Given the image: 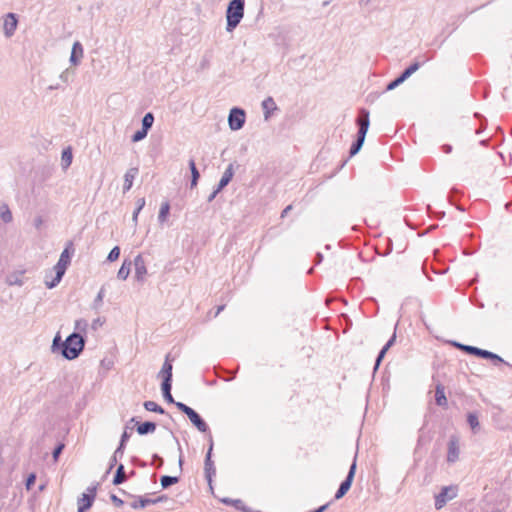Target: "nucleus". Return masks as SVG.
<instances>
[{
  "label": "nucleus",
  "mask_w": 512,
  "mask_h": 512,
  "mask_svg": "<svg viewBox=\"0 0 512 512\" xmlns=\"http://www.w3.org/2000/svg\"><path fill=\"white\" fill-rule=\"evenodd\" d=\"M105 322L104 318L98 317L92 321L91 328L96 331L99 327H101Z\"/></svg>",
  "instance_id": "nucleus-47"
},
{
  "label": "nucleus",
  "mask_w": 512,
  "mask_h": 512,
  "mask_svg": "<svg viewBox=\"0 0 512 512\" xmlns=\"http://www.w3.org/2000/svg\"><path fill=\"white\" fill-rule=\"evenodd\" d=\"M83 56V47L79 42H75L72 47L70 62L74 65H77L80 61V58Z\"/></svg>",
  "instance_id": "nucleus-16"
},
{
  "label": "nucleus",
  "mask_w": 512,
  "mask_h": 512,
  "mask_svg": "<svg viewBox=\"0 0 512 512\" xmlns=\"http://www.w3.org/2000/svg\"><path fill=\"white\" fill-rule=\"evenodd\" d=\"M467 422L473 431H475L479 427V420L475 413L468 414Z\"/></svg>",
  "instance_id": "nucleus-35"
},
{
  "label": "nucleus",
  "mask_w": 512,
  "mask_h": 512,
  "mask_svg": "<svg viewBox=\"0 0 512 512\" xmlns=\"http://www.w3.org/2000/svg\"><path fill=\"white\" fill-rule=\"evenodd\" d=\"M292 210V205H288L284 208V210L281 213V218H284L287 216V214Z\"/></svg>",
  "instance_id": "nucleus-58"
},
{
  "label": "nucleus",
  "mask_w": 512,
  "mask_h": 512,
  "mask_svg": "<svg viewBox=\"0 0 512 512\" xmlns=\"http://www.w3.org/2000/svg\"><path fill=\"white\" fill-rule=\"evenodd\" d=\"M323 260V255L321 253H317L316 254V257H315V264L318 265L322 262Z\"/></svg>",
  "instance_id": "nucleus-60"
},
{
  "label": "nucleus",
  "mask_w": 512,
  "mask_h": 512,
  "mask_svg": "<svg viewBox=\"0 0 512 512\" xmlns=\"http://www.w3.org/2000/svg\"><path fill=\"white\" fill-rule=\"evenodd\" d=\"M171 389H172V383H162L161 384V390H162L164 399L168 403L174 404L176 406L177 402L174 400V398L171 394Z\"/></svg>",
  "instance_id": "nucleus-21"
},
{
  "label": "nucleus",
  "mask_w": 512,
  "mask_h": 512,
  "mask_svg": "<svg viewBox=\"0 0 512 512\" xmlns=\"http://www.w3.org/2000/svg\"><path fill=\"white\" fill-rule=\"evenodd\" d=\"M170 433H171V435L173 436V438L175 439L176 443L178 444V450H179V452H180V456H179V461H178V463H179V466L181 467V466H182V464H183L182 449H181V446H180V444H179L178 439L174 436L173 432H172V431H170Z\"/></svg>",
  "instance_id": "nucleus-53"
},
{
  "label": "nucleus",
  "mask_w": 512,
  "mask_h": 512,
  "mask_svg": "<svg viewBox=\"0 0 512 512\" xmlns=\"http://www.w3.org/2000/svg\"><path fill=\"white\" fill-rule=\"evenodd\" d=\"M62 341L59 335H56L53 339L52 350L55 351L58 348L62 349Z\"/></svg>",
  "instance_id": "nucleus-48"
},
{
  "label": "nucleus",
  "mask_w": 512,
  "mask_h": 512,
  "mask_svg": "<svg viewBox=\"0 0 512 512\" xmlns=\"http://www.w3.org/2000/svg\"><path fill=\"white\" fill-rule=\"evenodd\" d=\"M176 407L183 412L192 424L202 433H206L209 430L207 423L203 420V418L191 407L188 405L178 402L176 403Z\"/></svg>",
  "instance_id": "nucleus-5"
},
{
  "label": "nucleus",
  "mask_w": 512,
  "mask_h": 512,
  "mask_svg": "<svg viewBox=\"0 0 512 512\" xmlns=\"http://www.w3.org/2000/svg\"><path fill=\"white\" fill-rule=\"evenodd\" d=\"M447 493H448V488L444 487L442 489V491L439 493V495L436 496V499H435V507H436V509L442 508L443 505L446 503Z\"/></svg>",
  "instance_id": "nucleus-28"
},
{
  "label": "nucleus",
  "mask_w": 512,
  "mask_h": 512,
  "mask_svg": "<svg viewBox=\"0 0 512 512\" xmlns=\"http://www.w3.org/2000/svg\"><path fill=\"white\" fill-rule=\"evenodd\" d=\"M460 447L459 438L456 435H452L448 442L447 461L454 463L459 459Z\"/></svg>",
  "instance_id": "nucleus-9"
},
{
  "label": "nucleus",
  "mask_w": 512,
  "mask_h": 512,
  "mask_svg": "<svg viewBox=\"0 0 512 512\" xmlns=\"http://www.w3.org/2000/svg\"><path fill=\"white\" fill-rule=\"evenodd\" d=\"M262 108L264 110L265 118L267 119L270 115L271 110L276 109V104L273 98L268 97L262 102Z\"/></svg>",
  "instance_id": "nucleus-26"
},
{
  "label": "nucleus",
  "mask_w": 512,
  "mask_h": 512,
  "mask_svg": "<svg viewBox=\"0 0 512 512\" xmlns=\"http://www.w3.org/2000/svg\"><path fill=\"white\" fill-rule=\"evenodd\" d=\"M421 64L419 62L412 63L409 67H407L401 74V79L404 80L408 79L413 73H415L419 68Z\"/></svg>",
  "instance_id": "nucleus-29"
},
{
  "label": "nucleus",
  "mask_w": 512,
  "mask_h": 512,
  "mask_svg": "<svg viewBox=\"0 0 512 512\" xmlns=\"http://www.w3.org/2000/svg\"><path fill=\"white\" fill-rule=\"evenodd\" d=\"M97 486H90L87 488V492L83 493L78 499V512H86L90 509L94 503L96 497Z\"/></svg>",
  "instance_id": "nucleus-7"
},
{
  "label": "nucleus",
  "mask_w": 512,
  "mask_h": 512,
  "mask_svg": "<svg viewBox=\"0 0 512 512\" xmlns=\"http://www.w3.org/2000/svg\"><path fill=\"white\" fill-rule=\"evenodd\" d=\"M179 477L164 475L160 478V483L163 489H166L176 483H178Z\"/></svg>",
  "instance_id": "nucleus-27"
},
{
  "label": "nucleus",
  "mask_w": 512,
  "mask_h": 512,
  "mask_svg": "<svg viewBox=\"0 0 512 512\" xmlns=\"http://www.w3.org/2000/svg\"><path fill=\"white\" fill-rule=\"evenodd\" d=\"M387 353V350L385 348L382 347V349L380 350L377 358H376V361H375V365H374V370H377L380 363L382 362L383 358L385 357V354Z\"/></svg>",
  "instance_id": "nucleus-46"
},
{
  "label": "nucleus",
  "mask_w": 512,
  "mask_h": 512,
  "mask_svg": "<svg viewBox=\"0 0 512 512\" xmlns=\"http://www.w3.org/2000/svg\"><path fill=\"white\" fill-rule=\"evenodd\" d=\"M85 345L84 338L80 333L74 332L70 334L62 343L61 354L68 360H73L79 356Z\"/></svg>",
  "instance_id": "nucleus-3"
},
{
  "label": "nucleus",
  "mask_w": 512,
  "mask_h": 512,
  "mask_svg": "<svg viewBox=\"0 0 512 512\" xmlns=\"http://www.w3.org/2000/svg\"><path fill=\"white\" fill-rule=\"evenodd\" d=\"M469 350L471 351V355H475L483 359H485L486 355H488V350H484L475 346H473L472 349Z\"/></svg>",
  "instance_id": "nucleus-41"
},
{
  "label": "nucleus",
  "mask_w": 512,
  "mask_h": 512,
  "mask_svg": "<svg viewBox=\"0 0 512 512\" xmlns=\"http://www.w3.org/2000/svg\"><path fill=\"white\" fill-rule=\"evenodd\" d=\"M126 480H127V475L125 473L124 465L119 464L116 469L112 483L114 485H120V484L124 483Z\"/></svg>",
  "instance_id": "nucleus-20"
},
{
  "label": "nucleus",
  "mask_w": 512,
  "mask_h": 512,
  "mask_svg": "<svg viewBox=\"0 0 512 512\" xmlns=\"http://www.w3.org/2000/svg\"><path fill=\"white\" fill-rule=\"evenodd\" d=\"M172 370L173 366L170 360V354H168L158 374V376L162 378V383H172Z\"/></svg>",
  "instance_id": "nucleus-13"
},
{
  "label": "nucleus",
  "mask_w": 512,
  "mask_h": 512,
  "mask_svg": "<svg viewBox=\"0 0 512 512\" xmlns=\"http://www.w3.org/2000/svg\"><path fill=\"white\" fill-rule=\"evenodd\" d=\"M234 175V166L233 164H229L227 168L225 169L218 185H217V191H222L232 180Z\"/></svg>",
  "instance_id": "nucleus-14"
},
{
  "label": "nucleus",
  "mask_w": 512,
  "mask_h": 512,
  "mask_svg": "<svg viewBox=\"0 0 512 512\" xmlns=\"http://www.w3.org/2000/svg\"><path fill=\"white\" fill-rule=\"evenodd\" d=\"M154 123V115L151 112H148L142 118V128L145 130H150Z\"/></svg>",
  "instance_id": "nucleus-33"
},
{
  "label": "nucleus",
  "mask_w": 512,
  "mask_h": 512,
  "mask_svg": "<svg viewBox=\"0 0 512 512\" xmlns=\"http://www.w3.org/2000/svg\"><path fill=\"white\" fill-rule=\"evenodd\" d=\"M1 219L3 220V222L5 223H9L12 221L13 217H12V213L11 211L9 210V208L7 206H4L1 210Z\"/></svg>",
  "instance_id": "nucleus-36"
},
{
  "label": "nucleus",
  "mask_w": 512,
  "mask_h": 512,
  "mask_svg": "<svg viewBox=\"0 0 512 512\" xmlns=\"http://www.w3.org/2000/svg\"><path fill=\"white\" fill-rule=\"evenodd\" d=\"M73 155L71 148L68 147L62 151L61 162L64 169L68 168L72 163Z\"/></svg>",
  "instance_id": "nucleus-25"
},
{
  "label": "nucleus",
  "mask_w": 512,
  "mask_h": 512,
  "mask_svg": "<svg viewBox=\"0 0 512 512\" xmlns=\"http://www.w3.org/2000/svg\"><path fill=\"white\" fill-rule=\"evenodd\" d=\"M153 463H157V466L161 467L164 463V460L158 454H154L153 455Z\"/></svg>",
  "instance_id": "nucleus-54"
},
{
  "label": "nucleus",
  "mask_w": 512,
  "mask_h": 512,
  "mask_svg": "<svg viewBox=\"0 0 512 512\" xmlns=\"http://www.w3.org/2000/svg\"><path fill=\"white\" fill-rule=\"evenodd\" d=\"M204 472L205 477L211 486L212 483V477L216 474V469L214 466V462L212 461V455H211V447L208 448V451L206 453L205 461H204Z\"/></svg>",
  "instance_id": "nucleus-10"
},
{
  "label": "nucleus",
  "mask_w": 512,
  "mask_h": 512,
  "mask_svg": "<svg viewBox=\"0 0 512 512\" xmlns=\"http://www.w3.org/2000/svg\"><path fill=\"white\" fill-rule=\"evenodd\" d=\"M355 471H356V457L354 458V460H353V462H352V464H351V466L349 468V471H348V474H347L346 478L342 481V483L340 484L338 490L335 493V499L336 500H339L342 497H344V495L351 488V485H352V482H353V479H354V476H355Z\"/></svg>",
  "instance_id": "nucleus-6"
},
{
  "label": "nucleus",
  "mask_w": 512,
  "mask_h": 512,
  "mask_svg": "<svg viewBox=\"0 0 512 512\" xmlns=\"http://www.w3.org/2000/svg\"><path fill=\"white\" fill-rule=\"evenodd\" d=\"M143 406L147 411L150 412H156L159 414L165 413L164 409L154 401H145Z\"/></svg>",
  "instance_id": "nucleus-30"
},
{
  "label": "nucleus",
  "mask_w": 512,
  "mask_h": 512,
  "mask_svg": "<svg viewBox=\"0 0 512 512\" xmlns=\"http://www.w3.org/2000/svg\"><path fill=\"white\" fill-rule=\"evenodd\" d=\"M110 499L117 507H121L124 504L123 500L118 498L115 494H111Z\"/></svg>",
  "instance_id": "nucleus-51"
},
{
  "label": "nucleus",
  "mask_w": 512,
  "mask_h": 512,
  "mask_svg": "<svg viewBox=\"0 0 512 512\" xmlns=\"http://www.w3.org/2000/svg\"><path fill=\"white\" fill-rule=\"evenodd\" d=\"M119 458H121L120 454H116V451H115L113 456L110 459L109 468H108L107 472H110L112 470V468L116 465Z\"/></svg>",
  "instance_id": "nucleus-49"
},
{
  "label": "nucleus",
  "mask_w": 512,
  "mask_h": 512,
  "mask_svg": "<svg viewBox=\"0 0 512 512\" xmlns=\"http://www.w3.org/2000/svg\"><path fill=\"white\" fill-rule=\"evenodd\" d=\"M18 20L14 13H8L4 20L3 29L6 37H11L17 28Z\"/></svg>",
  "instance_id": "nucleus-12"
},
{
  "label": "nucleus",
  "mask_w": 512,
  "mask_h": 512,
  "mask_svg": "<svg viewBox=\"0 0 512 512\" xmlns=\"http://www.w3.org/2000/svg\"><path fill=\"white\" fill-rule=\"evenodd\" d=\"M157 503H158V500H152L151 498H145V497L139 496L136 501L131 503V507L133 509H142L148 505L157 504Z\"/></svg>",
  "instance_id": "nucleus-17"
},
{
  "label": "nucleus",
  "mask_w": 512,
  "mask_h": 512,
  "mask_svg": "<svg viewBox=\"0 0 512 512\" xmlns=\"http://www.w3.org/2000/svg\"><path fill=\"white\" fill-rule=\"evenodd\" d=\"M9 283H10L11 285H14V284H15V285H19V286H21V285H22V281H21V280H18V279H15L14 281H13V280H10V281H9Z\"/></svg>",
  "instance_id": "nucleus-62"
},
{
  "label": "nucleus",
  "mask_w": 512,
  "mask_h": 512,
  "mask_svg": "<svg viewBox=\"0 0 512 512\" xmlns=\"http://www.w3.org/2000/svg\"><path fill=\"white\" fill-rule=\"evenodd\" d=\"M88 327V322L85 319H78L75 321V330L80 332H85Z\"/></svg>",
  "instance_id": "nucleus-40"
},
{
  "label": "nucleus",
  "mask_w": 512,
  "mask_h": 512,
  "mask_svg": "<svg viewBox=\"0 0 512 512\" xmlns=\"http://www.w3.org/2000/svg\"><path fill=\"white\" fill-rule=\"evenodd\" d=\"M451 344L454 347H456V348H458V349H460V350H462V351H464V352H466L468 354H471V351L469 349H472L473 346L465 345V344H462V343H459V342H456V341H452Z\"/></svg>",
  "instance_id": "nucleus-43"
},
{
  "label": "nucleus",
  "mask_w": 512,
  "mask_h": 512,
  "mask_svg": "<svg viewBox=\"0 0 512 512\" xmlns=\"http://www.w3.org/2000/svg\"><path fill=\"white\" fill-rule=\"evenodd\" d=\"M156 429V424L151 421H146L137 426V433L139 435H147L149 433H153Z\"/></svg>",
  "instance_id": "nucleus-18"
},
{
  "label": "nucleus",
  "mask_w": 512,
  "mask_h": 512,
  "mask_svg": "<svg viewBox=\"0 0 512 512\" xmlns=\"http://www.w3.org/2000/svg\"><path fill=\"white\" fill-rule=\"evenodd\" d=\"M74 251L73 243L71 241L68 242L65 249L62 251L58 262L53 267L55 277L49 280L48 274L45 276V285L47 288L52 289L60 283L71 262V257L74 254Z\"/></svg>",
  "instance_id": "nucleus-1"
},
{
  "label": "nucleus",
  "mask_w": 512,
  "mask_h": 512,
  "mask_svg": "<svg viewBox=\"0 0 512 512\" xmlns=\"http://www.w3.org/2000/svg\"><path fill=\"white\" fill-rule=\"evenodd\" d=\"M138 168L136 167H132V168H129L125 175H124V185H123V192H127L131 189L132 185H133V181L134 179L136 178V176L138 175Z\"/></svg>",
  "instance_id": "nucleus-15"
},
{
  "label": "nucleus",
  "mask_w": 512,
  "mask_h": 512,
  "mask_svg": "<svg viewBox=\"0 0 512 512\" xmlns=\"http://www.w3.org/2000/svg\"><path fill=\"white\" fill-rule=\"evenodd\" d=\"M356 122L359 129L357 133V139L352 143L350 147V156L356 155L364 144L365 137L370 125L369 111L365 108H361L359 110V115L357 117Z\"/></svg>",
  "instance_id": "nucleus-2"
},
{
  "label": "nucleus",
  "mask_w": 512,
  "mask_h": 512,
  "mask_svg": "<svg viewBox=\"0 0 512 512\" xmlns=\"http://www.w3.org/2000/svg\"><path fill=\"white\" fill-rule=\"evenodd\" d=\"M69 74H70L69 70H68V69H66L65 71H63V72L60 74V79H61L63 82L67 83V82L69 81Z\"/></svg>",
  "instance_id": "nucleus-55"
},
{
  "label": "nucleus",
  "mask_w": 512,
  "mask_h": 512,
  "mask_svg": "<svg viewBox=\"0 0 512 512\" xmlns=\"http://www.w3.org/2000/svg\"><path fill=\"white\" fill-rule=\"evenodd\" d=\"M387 353V350L385 348L382 347V349L380 350L377 358H376V361H375V365H374V370H377L380 363L382 362L383 358L385 357V354Z\"/></svg>",
  "instance_id": "nucleus-45"
},
{
  "label": "nucleus",
  "mask_w": 512,
  "mask_h": 512,
  "mask_svg": "<svg viewBox=\"0 0 512 512\" xmlns=\"http://www.w3.org/2000/svg\"><path fill=\"white\" fill-rule=\"evenodd\" d=\"M35 480H36V476L35 474H30L27 479H26V488L29 490L31 489V487L33 486V484L35 483Z\"/></svg>",
  "instance_id": "nucleus-50"
},
{
  "label": "nucleus",
  "mask_w": 512,
  "mask_h": 512,
  "mask_svg": "<svg viewBox=\"0 0 512 512\" xmlns=\"http://www.w3.org/2000/svg\"><path fill=\"white\" fill-rule=\"evenodd\" d=\"M396 340V333H394L391 338L387 341V343L383 346L387 351L392 347Z\"/></svg>",
  "instance_id": "nucleus-52"
},
{
  "label": "nucleus",
  "mask_w": 512,
  "mask_h": 512,
  "mask_svg": "<svg viewBox=\"0 0 512 512\" xmlns=\"http://www.w3.org/2000/svg\"><path fill=\"white\" fill-rule=\"evenodd\" d=\"M224 309V305H221L217 308V311L215 313V317L219 315V313Z\"/></svg>",
  "instance_id": "nucleus-63"
},
{
  "label": "nucleus",
  "mask_w": 512,
  "mask_h": 512,
  "mask_svg": "<svg viewBox=\"0 0 512 512\" xmlns=\"http://www.w3.org/2000/svg\"><path fill=\"white\" fill-rule=\"evenodd\" d=\"M135 278L139 282H143L147 274L146 263L141 254L137 255L134 259Z\"/></svg>",
  "instance_id": "nucleus-11"
},
{
  "label": "nucleus",
  "mask_w": 512,
  "mask_h": 512,
  "mask_svg": "<svg viewBox=\"0 0 512 512\" xmlns=\"http://www.w3.org/2000/svg\"><path fill=\"white\" fill-rule=\"evenodd\" d=\"M485 359L492 360L495 365L500 364V363H504V364L509 365L507 362L504 361L503 358H501L499 355H497V354H495V353H493L491 351H488V355H486Z\"/></svg>",
  "instance_id": "nucleus-38"
},
{
  "label": "nucleus",
  "mask_w": 512,
  "mask_h": 512,
  "mask_svg": "<svg viewBox=\"0 0 512 512\" xmlns=\"http://www.w3.org/2000/svg\"><path fill=\"white\" fill-rule=\"evenodd\" d=\"M42 222H43L42 218L41 217H37L35 219V227L36 228H40V226L42 225Z\"/></svg>",
  "instance_id": "nucleus-61"
},
{
  "label": "nucleus",
  "mask_w": 512,
  "mask_h": 512,
  "mask_svg": "<svg viewBox=\"0 0 512 512\" xmlns=\"http://www.w3.org/2000/svg\"><path fill=\"white\" fill-rule=\"evenodd\" d=\"M148 134V130H145L141 128L140 130L136 131L132 136V142H139L143 140Z\"/></svg>",
  "instance_id": "nucleus-37"
},
{
  "label": "nucleus",
  "mask_w": 512,
  "mask_h": 512,
  "mask_svg": "<svg viewBox=\"0 0 512 512\" xmlns=\"http://www.w3.org/2000/svg\"><path fill=\"white\" fill-rule=\"evenodd\" d=\"M144 206H145V198H138L136 201V207L142 210Z\"/></svg>",
  "instance_id": "nucleus-56"
},
{
  "label": "nucleus",
  "mask_w": 512,
  "mask_h": 512,
  "mask_svg": "<svg viewBox=\"0 0 512 512\" xmlns=\"http://www.w3.org/2000/svg\"><path fill=\"white\" fill-rule=\"evenodd\" d=\"M132 220H133V222L136 224V223H137V220H138V215H136L135 213H133Z\"/></svg>",
  "instance_id": "nucleus-64"
},
{
  "label": "nucleus",
  "mask_w": 512,
  "mask_h": 512,
  "mask_svg": "<svg viewBox=\"0 0 512 512\" xmlns=\"http://www.w3.org/2000/svg\"><path fill=\"white\" fill-rule=\"evenodd\" d=\"M435 401L439 406L447 405V398L444 391V386L442 384H438L435 390Z\"/></svg>",
  "instance_id": "nucleus-19"
},
{
  "label": "nucleus",
  "mask_w": 512,
  "mask_h": 512,
  "mask_svg": "<svg viewBox=\"0 0 512 512\" xmlns=\"http://www.w3.org/2000/svg\"><path fill=\"white\" fill-rule=\"evenodd\" d=\"M405 80L402 78L401 79V76L399 75L396 79H394L393 81H391L388 85H387V90L390 91V90H393L395 89L396 87H398L400 84H402Z\"/></svg>",
  "instance_id": "nucleus-42"
},
{
  "label": "nucleus",
  "mask_w": 512,
  "mask_h": 512,
  "mask_svg": "<svg viewBox=\"0 0 512 512\" xmlns=\"http://www.w3.org/2000/svg\"><path fill=\"white\" fill-rule=\"evenodd\" d=\"M119 256H120V248L118 246H115L109 252V254L107 256V261L113 262V261L117 260L119 258Z\"/></svg>",
  "instance_id": "nucleus-39"
},
{
  "label": "nucleus",
  "mask_w": 512,
  "mask_h": 512,
  "mask_svg": "<svg viewBox=\"0 0 512 512\" xmlns=\"http://www.w3.org/2000/svg\"><path fill=\"white\" fill-rule=\"evenodd\" d=\"M245 0H231L226 10V30L232 32L244 16Z\"/></svg>",
  "instance_id": "nucleus-4"
},
{
  "label": "nucleus",
  "mask_w": 512,
  "mask_h": 512,
  "mask_svg": "<svg viewBox=\"0 0 512 512\" xmlns=\"http://www.w3.org/2000/svg\"><path fill=\"white\" fill-rule=\"evenodd\" d=\"M245 123V112L241 108H232L228 116V124L231 130H240Z\"/></svg>",
  "instance_id": "nucleus-8"
},
{
  "label": "nucleus",
  "mask_w": 512,
  "mask_h": 512,
  "mask_svg": "<svg viewBox=\"0 0 512 512\" xmlns=\"http://www.w3.org/2000/svg\"><path fill=\"white\" fill-rule=\"evenodd\" d=\"M219 192L220 191H217V188H215L214 191L208 196L207 201L212 202Z\"/></svg>",
  "instance_id": "nucleus-57"
},
{
  "label": "nucleus",
  "mask_w": 512,
  "mask_h": 512,
  "mask_svg": "<svg viewBox=\"0 0 512 512\" xmlns=\"http://www.w3.org/2000/svg\"><path fill=\"white\" fill-rule=\"evenodd\" d=\"M189 168H190V171H191V188L195 187L198 183V180L200 178V173L196 167V163L194 161V159H190L189 160Z\"/></svg>",
  "instance_id": "nucleus-22"
},
{
  "label": "nucleus",
  "mask_w": 512,
  "mask_h": 512,
  "mask_svg": "<svg viewBox=\"0 0 512 512\" xmlns=\"http://www.w3.org/2000/svg\"><path fill=\"white\" fill-rule=\"evenodd\" d=\"M221 501H222V503H224L226 505L234 506L238 510L245 511L244 504L240 499L224 498Z\"/></svg>",
  "instance_id": "nucleus-34"
},
{
  "label": "nucleus",
  "mask_w": 512,
  "mask_h": 512,
  "mask_svg": "<svg viewBox=\"0 0 512 512\" xmlns=\"http://www.w3.org/2000/svg\"><path fill=\"white\" fill-rule=\"evenodd\" d=\"M65 445L63 443H59L53 450L52 452V456H53V459L54 461H57L58 458H59V455L62 453L63 449H64Z\"/></svg>",
  "instance_id": "nucleus-44"
},
{
  "label": "nucleus",
  "mask_w": 512,
  "mask_h": 512,
  "mask_svg": "<svg viewBox=\"0 0 512 512\" xmlns=\"http://www.w3.org/2000/svg\"><path fill=\"white\" fill-rule=\"evenodd\" d=\"M130 436H131V433L128 432V430L126 428L121 435L119 446L116 448V454H120V457H123L125 445H126L127 441L129 440Z\"/></svg>",
  "instance_id": "nucleus-23"
},
{
  "label": "nucleus",
  "mask_w": 512,
  "mask_h": 512,
  "mask_svg": "<svg viewBox=\"0 0 512 512\" xmlns=\"http://www.w3.org/2000/svg\"><path fill=\"white\" fill-rule=\"evenodd\" d=\"M104 297H105V288L101 287L97 296L95 297V299L92 303V308L94 310L98 311L101 308Z\"/></svg>",
  "instance_id": "nucleus-31"
},
{
  "label": "nucleus",
  "mask_w": 512,
  "mask_h": 512,
  "mask_svg": "<svg viewBox=\"0 0 512 512\" xmlns=\"http://www.w3.org/2000/svg\"><path fill=\"white\" fill-rule=\"evenodd\" d=\"M131 262L125 260L118 270L117 277L121 280H126L130 274Z\"/></svg>",
  "instance_id": "nucleus-24"
},
{
  "label": "nucleus",
  "mask_w": 512,
  "mask_h": 512,
  "mask_svg": "<svg viewBox=\"0 0 512 512\" xmlns=\"http://www.w3.org/2000/svg\"><path fill=\"white\" fill-rule=\"evenodd\" d=\"M169 211H170L169 203L168 202L162 203L161 207H160L159 214H158V220L160 223H163L166 221Z\"/></svg>",
  "instance_id": "nucleus-32"
},
{
  "label": "nucleus",
  "mask_w": 512,
  "mask_h": 512,
  "mask_svg": "<svg viewBox=\"0 0 512 512\" xmlns=\"http://www.w3.org/2000/svg\"><path fill=\"white\" fill-rule=\"evenodd\" d=\"M443 152L449 154L452 151V146L449 144H445L442 146Z\"/></svg>",
  "instance_id": "nucleus-59"
}]
</instances>
